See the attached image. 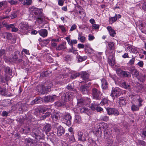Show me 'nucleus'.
Returning a JSON list of instances; mask_svg holds the SVG:
<instances>
[{"mask_svg": "<svg viewBox=\"0 0 146 146\" xmlns=\"http://www.w3.org/2000/svg\"><path fill=\"white\" fill-rule=\"evenodd\" d=\"M121 89L118 87H115L114 88H112L110 96H111L113 99L114 100L115 98L117 97L120 96L121 94Z\"/></svg>", "mask_w": 146, "mask_h": 146, "instance_id": "nucleus-4", "label": "nucleus"}, {"mask_svg": "<svg viewBox=\"0 0 146 146\" xmlns=\"http://www.w3.org/2000/svg\"><path fill=\"white\" fill-rule=\"evenodd\" d=\"M108 46L109 48L106 51V55L112 53L113 50L115 49V43L113 42H108Z\"/></svg>", "mask_w": 146, "mask_h": 146, "instance_id": "nucleus-9", "label": "nucleus"}, {"mask_svg": "<svg viewBox=\"0 0 146 146\" xmlns=\"http://www.w3.org/2000/svg\"><path fill=\"white\" fill-rule=\"evenodd\" d=\"M6 90L5 88H2L0 87V94L2 95L5 96L6 95Z\"/></svg>", "mask_w": 146, "mask_h": 146, "instance_id": "nucleus-44", "label": "nucleus"}, {"mask_svg": "<svg viewBox=\"0 0 146 146\" xmlns=\"http://www.w3.org/2000/svg\"><path fill=\"white\" fill-rule=\"evenodd\" d=\"M27 105L22 104L20 106L19 110V111H26L27 110Z\"/></svg>", "mask_w": 146, "mask_h": 146, "instance_id": "nucleus-32", "label": "nucleus"}, {"mask_svg": "<svg viewBox=\"0 0 146 146\" xmlns=\"http://www.w3.org/2000/svg\"><path fill=\"white\" fill-rule=\"evenodd\" d=\"M81 117L78 115H76L75 116V118L74 121L75 122L79 123L81 122Z\"/></svg>", "mask_w": 146, "mask_h": 146, "instance_id": "nucleus-42", "label": "nucleus"}, {"mask_svg": "<svg viewBox=\"0 0 146 146\" xmlns=\"http://www.w3.org/2000/svg\"><path fill=\"white\" fill-rule=\"evenodd\" d=\"M41 98L39 97L36 98L32 101V104H37L40 103L41 101Z\"/></svg>", "mask_w": 146, "mask_h": 146, "instance_id": "nucleus-41", "label": "nucleus"}, {"mask_svg": "<svg viewBox=\"0 0 146 146\" xmlns=\"http://www.w3.org/2000/svg\"><path fill=\"white\" fill-rule=\"evenodd\" d=\"M51 115V113L50 112H47L45 113L40 118L41 120H44L46 118L48 117Z\"/></svg>", "mask_w": 146, "mask_h": 146, "instance_id": "nucleus-45", "label": "nucleus"}, {"mask_svg": "<svg viewBox=\"0 0 146 146\" xmlns=\"http://www.w3.org/2000/svg\"><path fill=\"white\" fill-rule=\"evenodd\" d=\"M12 61L15 63H19L21 62L22 60L21 58L20 52L19 51L15 52L14 56L12 57Z\"/></svg>", "mask_w": 146, "mask_h": 146, "instance_id": "nucleus-8", "label": "nucleus"}, {"mask_svg": "<svg viewBox=\"0 0 146 146\" xmlns=\"http://www.w3.org/2000/svg\"><path fill=\"white\" fill-rule=\"evenodd\" d=\"M72 59V57L70 55H68L66 56L64 58V60L66 61H71Z\"/></svg>", "mask_w": 146, "mask_h": 146, "instance_id": "nucleus-60", "label": "nucleus"}, {"mask_svg": "<svg viewBox=\"0 0 146 146\" xmlns=\"http://www.w3.org/2000/svg\"><path fill=\"white\" fill-rule=\"evenodd\" d=\"M108 62L109 64L111 66H113L115 64V60L113 56H112V58L111 59L110 58L108 59Z\"/></svg>", "mask_w": 146, "mask_h": 146, "instance_id": "nucleus-33", "label": "nucleus"}, {"mask_svg": "<svg viewBox=\"0 0 146 146\" xmlns=\"http://www.w3.org/2000/svg\"><path fill=\"white\" fill-rule=\"evenodd\" d=\"M62 117L64 120L66 121V124L68 126H70L71 124V116L70 114L68 113H66Z\"/></svg>", "mask_w": 146, "mask_h": 146, "instance_id": "nucleus-10", "label": "nucleus"}, {"mask_svg": "<svg viewBox=\"0 0 146 146\" xmlns=\"http://www.w3.org/2000/svg\"><path fill=\"white\" fill-rule=\"evenodd\" d=\"M88 132L86 131L82 132L78 131L77 132L78 138V140L84 141L86 140L88 136Z\"/></svg>", "mask_w": 146, "mask_h": 146, "instance_id": "nucleus-3", "label": "nucleus"}, {"mask_svg": "<svg viewBox=\"0 0 146 146\" xmlns=\"http://www.w3.org/2000/svg\"><path fill=\"white\" fill-rule=\"evenodd\" d=\"M10 79V77L5 74L4 78L3 77H1L0 79L1 81L3 82H5L6 81H8Z\"/></svg>", "mask_w": 146, "mask_h": 146, "instance_id": "nucleus-37", "label": "nucleus"}, {"mask_svg": "<svg viewBox=\"0 0 146 146\" xmlns=\"http://www.w3.org/2000/svg\"><path fill=\"white\" fill-rule=\"evenodd\" d=\"M5 35L6 38L8 39H11L12 37V35L10 33H6Z\"/></svg>", "mask_w": 146, "mask_h": 146, "instance_id": "nucleus-59", "label": "nucleus"}, {"mask_svg": "<svg viewBox=\"0 0 146 146\" xmlns=\"http://www.w3.org/2000/svg\"><path fill=\"white\" fill-rule=\"evenodd\" d=\"M135 60V57L132 58L129 60V63L130 65L133 64H134Z\"/></svg>", "mask_w": 146, "mask_h": 146, "instance_id": "nucleus-62", "label": "nucleus"}, {"mask_svg": "<svg viewBox=\"0 0 146 146\" xmlns=\"http://www.w3.org/2000/svg\"><path fill=\"white\" fill-rule=\"evenodd\" d=\"M66 48V43L65 42H63L61 44L59 45L56 48L57 50H62Z\"/></svg>", "mask_w": 146, "mask_h": 146, "instance_id": "nucleus-21", "label": "nucleus"}, {"mask_svg": "<svg viewBox=\"0 0 146 146\" xmlns=\"http://www.w3.org/2000/svg\"><path fill=\"white\" fill-rule=\"evenodd\" d=\"M41 113V111L40 110L38 109L36 110L34 113L36 116H39L40 115Z\"/></svg>", "mask_w": 146, "mask_h": 146, "instance_id": "nucleus-55", "label": "nucleus"}, {"mask_svg": "<svg viewBox=\"0 0 146 146\" xmlns=\"http://www.w3.org/2000/svg\"><path fill=\"white\" fill-rule=\"evenodd\" d=\"M78 39L80 40L81 42H84L86 40V38L85 36H82V32H79L78 36Z\"/></svg>", "mask_w": 146, "mask_h": 146, "instance_id": "nucleus-28", "label": "nucleus"}, {"mask_svg": "<svg viewBox=\"0 0 146 146\" xmlns=\"http://www.w3.org/2000/svg\"><path fill=\"white\" fill-rule=\"evenodd\" d=\"M56 98L55 95L53 96H45L44 98V101L47 102H53Z\"/></svg>", "mask_w": 146, "mask_h": 146, "instance_id": "nucleus-18", "label": "nucleus"}, {"mask_svg": "<svg viewBox=\"0 0 146 146\" xmlns=\"http://www.w3.org/2000/svg\"><path fill=\"white\" fill-rule=\"evenodd\" d=\"M102 87L103 89H106L108 87V84L106 79L103 78L101 80Z\"/></svg>", "mask_w": 146, "mask_h": 146, "instance_id": "nucleus-26", "label": "nucleus"}, {"mask_svg": "<svg viewBox=\"0 0 146 146\" xmlns=\"http://www.w3.org/2000/svg\"><path fill=\"white\" fill-rule=\"evenodd\" d=\"M41 125H42L40 124V127L41 129L45 131L46 135L48 133L51 129V125L49 124H47L46 125H43L42 127H41Z\"/></svg>", "mask_w": 146, "mask_h": 146, "instance_id": "nucleus-13", "label": "nucleus"}, {"mask_svg": "<svg viewBox=\"0 0 146 146\" xmlns=\"http://www.w3.org/2000/svg\"><path fill=\"white\" fill-rule=\"evenodd\" d=\"M37 90L39 92L41 93L42 94H44L46 93V91L45 90V86L44 85H41L38 86Z\"/></svg>", "mask_w": 146, "mask_h": 146, "instance_id": "nucleus-25", "label": "nucleus"}, {"mask_svg": "<svg viewBox=\"0 0 146 146\" xmlns=\"http://www.w3.org/2000/svg\"><path fill=\"white\" fill-rule=\"evenodd\" d=\"M146 78V75L141 74L140 75L139 78H138V79L140 81L143 82L145 81Z\"/></svg>", "mask_w": 146, "mask_h": 146, "instance_id": "nucleus-48", "label": "nucleus"}, {"mask_svg": "<svg viewBox=\"0 0 146 146\" xmlns=\"http://www.w3.org/2000/svg\"><path fill=\"white\" fill-rule=\"evenodd\" d=\"M93 132L97 136H100L102 133V131L100 126V125H98L97 127L95 128L94 129Z\"/></svg>", "mask_w": 146, "mask_h": 146, "instance_id": "nucleus-15", "label": "nucleus"}, {"mask_svg": "<svg viewBox=\"0 0 146 146\" xmlns=\"http://www.w3.org/2000/svg\"><path fill=\"white\" fill-rule=\"evenodd\" d=\"M21 129L22 130V133L24 134H26L29 132L30 130V128L28 127H25L24 128H22Z\"/></svg>", "mask_w": 146, "mask_h": 146, "instance_id": "nucleus-36", "label": "nucleus"}, {"mask_svg": "<svg viewBox=\"0 0 146 146\" xmlns=\"http://www.w3.org/2000/svg\"><path fill=\"white\" fill-rule=\"evenodd\" d=\"M92 95L94 99L100 100V99L102 94L100 91L95 88L92 89Z\"/></svg>", "mask_w": 146, "mask_h": 146, "instance_id": "nucleus-6", "label": "nucleus"}, {"mask_svg": "<svg viewBox=\"0 0 146 146\" xmlns=\"http://www.w3.org/2000/svg\"><path fill=\"white\" fill-rule=\"evenodd\" d=\"M40 35L44 37L46 36L48 34V32L46 29H41L38 31Z\"/></svg>", "mask_w": 146, "mask_h": 146, "instance_id": "nucleus-23", "label": "nucleus"}, {"mask_svg": "<svg viewBox=\"0 0 146 146\" xmlns=\"http://www.w3.org/2000/svg\"><path fill=\"white\" fill-rule=\"evenodd\" d=\"M142 8L144 11H146V2L142 3Z\"/></svg>", "mask_w": 146, "mask_h": 146, "instance_id": "nucleus-64", "label": "nucleus"}, {"mask_svg": "<svg viewBox=\"0 0 146 146\" xmlns=\"http://www.w3.org/2000/svg\"><path fill=\"white\" fill-rule=\"evenodd\" d=\"M74 97V95L72 92H66L62 96V99L65 102H67L72 100Z\"/></svg>", "mask_w": 146, "mask_h": 146, "instance_id": "nucleus-5", "label": "nucleus"}, {"mask_svg": "<svg viewBox=\"0 0 146 146\" xmlns=\"http://www.w3.org/2000/svg\"><path fill=\"white\" fill-rule=\"evenodd\" d=\"M42 12L40 11L39 9L34 7L30 9V15H35L34 17H36L40 15H41Z\"/></svg>", "mask_w": 146, "mask_h": 146, "instance_id": "nucleus-7", "label": "nucleus"}, {"mask_svg": "<svg viewBox=\"0 0 146 146\" xmlns=\"http://www.w3.org/2000/svg\"><path fill=\"white\" fill-rule=\"evenodd\" d=\"M76 141V140L75 138L74 135H71L69 138L68 140V143H72L75 142Z\"/></svg>", "mask_w": 146, "mask_h": 146, "instance_id": "nucleus-46", "label": "nucleus"}, {"mask_svg": "<svg viewBox=\"0 0 146 146\" xmlns=\"http://www.w3.org/2000/svg\"><path fill=\"white\" fill-rule=\"evenodd\" d=\"M89 86L85 85L82 86L80 87V91L83 94H87L88 92Z\"/></svg>", "mask_w": 146, "mask_h": 146, "instance_id": "nucleus-19", "label": "nucleus"}, {"mask_svg": "<svg viewBox=\"0 0 146 146\" xmlns=\"http://www.w3.org/2000/svg\"><path fill=\"white\" fill-rule=\"evenodd\" d=\"M125 49L130 52L131 51V50L132 46L131 45L128 44H126L125 45Z\"/></svg>", "mask_w": 146, "mask_h": 146, "instance_id": "nucleus-50", "label": "nucleus"}, {"mask_svg": "<svg viewBox=\"0 0 146 146\" xmlns=\"http://www.w3.org/2000/svg\"><path fill=\"white\" fill-rule=\"evenodd\" d=\"M31 135L35 138V139L28 138L25 139V142L28 143H31V144H35L37 142H40V140L43 139L44 138L45 135L43 132H41L39 131L38 129L36 128H34Z\"/></svg>", "mask_w": 146, "mask_h": 146, "instance_id": "nucleus-1", "label": "nucleus"}, {"mask_svg": "<svg viewBox=\"0 0 146 146\" xmlns=\"http://www.w3.org/2000/svg\"><path fill=\"white\" fill-rule=\"evenodd\" d=\"M17 16V14L16 12H13L11 13L10 17H11V19H13L16 18Z\"/></svg>", "mask_w": 146, "mask_h": 146, "instance_id": "nucleus-56", "label": "nucleus"}, {"mask_svg": "<svg viewBox=\"0 0 146 146\" xmlns=\"http://www.w3.org/2000/svg\"><path fill=\"white\" fill-rule=\"evenodd\" d=\"M36 17H37V18L36 19L37 22L39 23H41L43 20L42 13L41 15H40Z\"/></svg>", "mask_w": 146, "mask_h": 146, "instance_id": "nucleus-35", "label": "nucleus"}, {"mask_svg": "<svg viewBox=\"0 0 146 146\" xmlns=\"http://www.w3.org/2000/svg\"><path fill=\"white\" fill-rule=\"evenodd\" d=\"M113 108H106V110L108 114L109 115H113Z\"/></svg>", "mask_w": 146, "mask_h": 146, "instance_id": "nucleus-51", "label": "nucleus"}, {"mask_svg": "<svg viewBox=\"0 0 146 146\" xmlns=\"http://www.w3.org/2000/svg\"><path fill=\"white\" fill-rule=\"evenodd\" d=\"M89 74L86 72H82L81 75V78L86 82L89 80Z\"/></svg>", "mask_w": 146, "mask_h": 146, "instance_id": "nucleus-20", "label": "nucleus"}, {"mask_svg": "<svg viewBox=\"0 0 146 146\" xmlns=\"http://www.w3.org/2000/svg\"><path fill=\"white\" fill-rule=\"evenodd\" d=\"M117 20V17L115 16L114 17H110L109 19L110 23L112 24L115 21Z\"/></svg>", "mask_w": 146, "mask_h": 146, "instance_id": "nucleus-49", "label": "nucleus"}, {"mask_svg": "<svg viewBox=\"0 0 146 146\" xmlns=\"http://www.w3.org/2000/svg\"><path fill=\"white\" fill-rule=\"evenodd\" d=\"M121 86L125 89L130 90L131 89L130 86L125 82H123L121 84Z\"/></svg>", "mask_w": 146, "mask_h": 146, "instance_id": "nucleus-22", "label": "nucleus"}, {"mask_svg": "<svg viewBox=\"0 0 146 146\" xmlns=\"http://www.w3.org/2000/svg\"><path fill=\"white\" fill-rule=\"evenodd\" d=\"M100 119L102 121H107L109 120V117L106 115H102L100 116Z\"/></svg>", "mask_w": 146, "mask_h": 146, "instance_id": "nucleus-39", "label": "nucleus"}, {"mask_svg": "<svg viewBox=\"0 0 146 146\" xmlns=\"http://www.w3.org/2000/svg\"><path fill=\"white\" fill-rule=\"evenodd\" d=\"M130 53H133L136 54L138 52V51L137 48L132 46Z\"/></svg>", "mask_w": 146, "mask_h": 146, "instance_id": "nucleus-54", "label": "nucleus"}, {"mask_svg": "<svg viewBox=\"0 0 146 146\" xmlns=\"http://www.w3.org/2000/svg\"><path fill=\"white\" fill-rule=\"evenodd\" d=\"M113 115H114L115 116H117L119 114V112L118 110L115 108H113Z\"/></svg>", "mask_w": 146, "mask_h": 146, "instance_id": "nucleus-57", "label": "nucleus"}, {"mask_svg": "<svg viewBox=\"0 0 146 146\" xmlns=\"http://www.w3.org/2000/svg\"><path fill=\"white\" fill-rule=\"evenodd\" d=\"M5 72V75L7 76H9L10 77L11 76L12 70L9 67H5L4 68Z\"/></svg>", "mask_w": 146, "mask_h": 146, "instance_id": "nucleus-27", "label": "nucleus"}, {"mask_svg": "<svg viewBox=\"0 0 146 146\" xmlns=\"http://www.w3.org/2000/svg\"><path fill=\"white\" fill-rule=\"evenodd\" d=\"M57 135L58 136H60L64 134L65 129L59 125L57 127Z\"/></svg>", "mask_w": 146, "mask_h": 146, "instance_id": "nucleus-17", "label": "nucleus"}, {"mask_svg": "<svg viewBox=\"0 0 146 146\" xmlns=\"http://www.w3.org/2000/svg\"><path fill=\"white\" fill-rule=\"evenodd\" d=\"M16 26V24L15 23L11 24L9 25H7L6 27L7 29H9L11 28L12 29L13 28H14Z\"/></svg>", "mask_w": 146, "mask_h": 146, "instance_id": "nucleus-53", "label": "nucleus"}, {"mask_svg": "<svg viewBox=\"0 0 146 146\" xmlns=\"http://www.w3.org/2000/svg\"><path fill=\"white\" fill-rule=\"evenodd\" d=\"M78 60L79 62H81L82 61L85 60L87 58L86 56H81L79 55L77 57Z\"/></svg>", "mask_w": 146, "mask_h": 146, "instance_id": "nucleus-47", "label": "nucleus"}, {"mask_svg": "<svg viewBox=\"0 0 146 146\" xmlns=\"http://www.w3.org/2000/svg\"><path fill=\"white\" fill-rule=\"evenodd\" d=\"M140 25V29L141 30V31L143 32L145 29L146 27V23L145 22H140L139 23Z\"/></svg>", "mask_w": 146, "mask_h": 146, "instance_id": "nucleus-31", "label": "nucleus"}, {"mask_svg": "<svg viewBox=\"0 0 146 146\" xmlns=\"http://www.w3.org/2000/svg\"><path fill=\"white\" fill-rule=\"evenodd\" d=\"M77 104L79 106L82 105V104L84 102V100L83 98H81L79 99H77Z\"/></svg>", "mask_w": 146, "mask_h": 146, "instance_id": "nucleus-52", "label": "nucleus"}, {"mask_svg": "<svg viewBox=\"0 0 146 146\" xmlns=\"http://www.w3.org/2000/svg\"><path fill=\"white\" fill-rule=\"evenodd\" d=\"M129 71L130 72V74H132L134 77H137L139 74V73L138 70L135 68L134 67H130L129 69Z\"/></svg>", "mask_w": 146, "mask_h": 146, "instance_id": "nucleus-14", "label": "nucleus"}, {"mask_svg": "<svg viewBox=\"0 0 146 146\" xmlns=\"http://www.w3.org/2000/svg\"><path fill=\"white\" fill-rule=\"evenodd\" d=\"M56 137V135L54 134V133L52 132L49 133V137L52 139H54Z\"/></svg>", "mask_w": 146, "mask_h": 146, "instance_id": "nucleus-61", "label": "nucleus"}, {"mask_svg": "<svg viewBox=\"0 0 146 146\" xmlns=\"http://www.w3.org/2000/svg\"><path fill=\"white\" fill-rule=\"evenodd\" d=\"M90 110L88 108L85 107L81 108L80 109V111L81 113H85L88 114L89 113Z\"/></svg>", "mask_w": 146, "mask_h": 146, "instance_id": "nucleus-30", "label": "nucleus"}, {"mask_svg": "<svg viewBox=\"0 0 146 146\" xmlns=\"http://www.w3.org/2000/svg\"><path fill=\"white\" fill-rule=\"evenodd\" d=\"M98 105V103L96 102H94L91 104V108L93 110H96Z\"/></svg>", "mask_w": 146, "mask_h": 146, "instance_id": "nucleus-38", "label": "nucleus"}, {"mask_svg": "<svg viewBox=\"0 0 146 146\" xmlns=\"http://www.w3.org/2000/svg\"><path fill=\"white\" fill-rule=\"evenodd\" d=\"M63 116V114L60 113H57L53 114L51 115V118L53 120V122L57 121L59 118H60Z\"/></svg>", "mask_w": 146, "mask_h": 146, "instance_id": "nucleus-16", "label": "nucleus"}, {"mask_svg": "<svg viewBox=\"0 0 146 146\" xmlns=\"http://www.w3.org/2000/svg\"><path fill=\"white\" fill-rule=\"evenodd\" d=\"M18 27L20 33L21 35L27 34L29 31V26L27 23L22 22L19 24Z\"/></svg>", "mask_w": 146, "mask_h": 146, "instance_id": "nucleus-2", "label": "nucleus"}, {"mask_svg": "<svg viewBox=\"0 0 146 146\" xmlns=\"http://www.w3.org/2000/svg\"><path fill=\"white\" fill-rule=\"evenodd\" d=\"M84 10L80 6L77 5L75 6L74 11L78 14V13L81 15H83L84 17L85 15V14L84 11Z\"/></svg>", "mask_w": 146, "mask_h": 146, "instance_id": "nucleus-12", "label": "nucleus"}, {"mask_svg": "<svg viewBox=\"0 0 146 146\" xmlns=\"http://www.w3.org/2000/svg\"><path fill=\"white\" fill-rule=\"evenodd\" d=\"M68 42V44L71 46H73V44H76L77 43V40H71L70 37H67L65 38Z\"/></svg>", "mask_w": 146, "mask_h": 146, "instance_id": "nucleus-24", "label": "nucleus"}, {"mask_svg": "<svg viewBox=\"0 0 146 146\" xmlns=\"http://www.w3.org/2000/svg\"><path fill=\"white\" fill-rule=\"evenodd\" d=\"M117 73L119 76L123 77L129 78L131 77L130 73L127 71L118 70L117 71Z\"/></svg>", "mask_w": 146, "mask_h": 146, "instance_id": "nucleus-11", "label": "nucleus"}, {"mask_svg": "<svg viewBox=\"0 0 146 146\" xmlns=\"http://www.w3.org/2000/svg\"><path fill=\"white\" fill-rule=\"evenodd\" d=\"M107 29L109 31L110 35L112 37L114 36L116 34L115 31L110 26L108 27Z\"/></svg>", "mask_w": 146, "mask_h": 146, "instance_id": "nucleus-29", "label": "nucleus"}, {"mask_svg": "<svg viewBox=\"0 0 146 146\" xmlns=\"http://www.w3.org/2000/svg\"><path fill=\"white\" fill-rule=\"evenodd\" d=\"M31 3L32 0H26L23 2V4L24 5H31Z\"/></svg>", "mask_w": 146, "mask_h": 146, "instance_id": "nucleus-58", "label": "nucleus"}, {"mask_svg": "<svg viewBox=\"0 0 146 146\" xmlns=\"http://www.w3.org/2000/svg\"><path fill=\"white\" fill-rule=\"evenodd\" d=\"M119 104L121 106H124L126 104V102L124 98H119Z\"/></svg>", "mask_w": 146, "mask_h": 146, "instance_id": "nucleus-34", "label": "nucleus"}, {"mask_svg": "<svg viewBox=\"0 0 146 146\" xmlns=\"http://www.w3.org/2000/svg\"><path fill=\"white\" fill-rule=\"evenodd\" d=\"M9 3L12 5H16L17 3V1H13L12 0H10L9 1Z\"/></svg>", "mask_w": 146, "mask_h": 146, "instance_id": "nucleus-63", "label": "nucleus"}, {"mask_svg": "<svg viewBox=\"0 0 146 146\" xmlns=\"http://www.w3.org/2000/svg\"><path fill=\"white\" fill-rule=\"evenodd\" d=\"M139 106L133 104L131 106V110L133 111H137L139 110Z\"/></svg>", "mask_w": 146, "mask_h": 146, "instance_id": "nucleus-40", "label": "nucleus"}, {"mask_svg": "<svg viewBox=\"0 0 146 146\" xmlns=\"http://www.w3.org/2000/svg\"><path fill=\"white\" fill-rule=\"evenodd\" d=\"M80 75V74L77 72H73L72 73L70 76V78L72 79H75L76 77H78Z\"/></svg>", "mask_w": 146, "mask_h": 146, "instance_id": "nucleus-43", "label": "nucleus"}]
</instances>
